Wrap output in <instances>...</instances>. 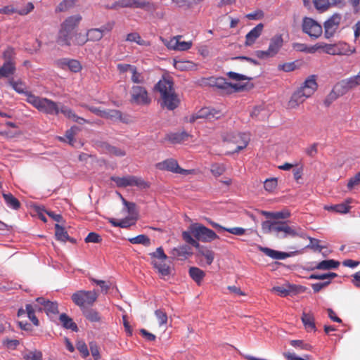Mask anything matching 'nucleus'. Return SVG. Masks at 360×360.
I'll use <instances>...</instances> for the list:
<instances>
[{
  "mask_svg": "<svg viewBox=\"0 0 360 360\" xmlns=\"http://www.w3.org/2000/svg\"><path fill=\"white\" fill-rule=\"evenodd\" d=\"M82 20V17L79 14L66 18L60 24L56 37V43L61 46H70L72 40L76 33L75 30L78 27Z\"/></svg>",
  "mask_w": 360,
  "mask_h": 360,
  "instance_id": "1",
  "label": "nucleus"
},
{
  "mask_svg": "<svg viewBox=\"0 0 360 360\" xmlns=\"http://www.w3.org/2000/svg\"><path fill=\"white\" fill-rule=\"evenodd\" d=\"M262 229L264 233H274L278 238L302 236L301 229L290 226L285 221H265L262 224Z\"/></svg>",
  "mask_w": 360,
  "mask_h": 360,
  "instance_id": "2",
  "label": "nucleus"
},
{
  "mask_svg": "<svg viewBox=\"0 0 360 360\" xmlns=\"http://www.w3.org/2000/svg\"><path fill=\"white\" fill-rule=\"evenodd\" d=\"M173 82L167 79H160L155 86V90L160 92L162 98V106L165 107L169 110L176 109L180 101L177 94L175 93Z\"/></svg>",
  "mask_w": 360,
  "mask_h": 360,
  "instance_id": "3",
  "label": "nucleus"
},
{
  "mask_svg": "<svg viewBox=\"0 0 360 360\" xmlns=\"http://www.w3.org/2000/svg\"><path fill=\"white\" fill-rule=\"evenodd\" d=\"M28 98L26 101L32 105L39 111L47 115H58L59 110L58 109L59 103L49 99L37 96L32 94H27Z\"/></svg>",
  "mask_w": 360,
  "mask_h": 360,
  "instance_id": "4",
  "label": "nucleus"
},
{
  "mask_svg": "<svg viewBox=\"0 0 360 360\" xmlns=\"http://www.w3.org/2000/svg\"><path fill=\"white\" fill-rule=\"evenodd\" d=\"M149 256L151 259L150 264L162 278L169 276L171 268L165 263L167 256L162 247H159L155 252L149 253Z\"/></svg>",
  "mask_w": 360,
  "mask_h": 360,
  "instance_id": "5",
  "label": "nucleus"
},
{
  "mask_svg": "<svg viewBox=\"0 0 360 360\" xmlns=\"http://www.w3.org/2000/svg\"><path fill=\"white\" fill-rule=\"evenodd\" d=\"M188 232L190 233L191 236L193 235L198 242L210 243L219 238V236L214 231L200 223L191 224Z\"/></svg>",
  "mask_w": 360,
  "mask_h": 360,
  "instance_id": "6",
  "label": "nucleus"
},
{
  "mask_svg": "<svg viewBox=\"0 0 360 360\" xmlns=\"http://www.w3.org/2000/svg\"><path fill=\"white\" fill-rule=\"evenodd\" d=\"M97 298L98 294L95 290H78L71 296L72 302L82 311L93 306Z\"/></svg>",
  "mask_w": 360,
  "mask_h": 360,
  "instance_id": "7",
  "label": "nucleus"
},
{
  "mask_svg": "<svg viewBox=\"0 0 360 360\" xmlns=\"http://www.w3.org/2000/svg\"><path fill=\"white\" fill-rule=\"evenodd\" d=\"M318 48L322 49L324 53L333 56L350 55L356 51L354 48L352 49L348 44L342 41L333 44H320Z\"/></svg>",
  "mask_w": 360,
  "mask_h": 360,
  "instance_id": "8",
  "label": "nucleus"
},
{
  "mask_svg": "<svg viewBox=\"0 0 360 360\" xmlns=\"http://www.w3.org/2000/svg\"><path fill=\"white\" fill-rule=\"evenodd\" d=\"M182 238L187 243L191 245L198 250V253L205 257L207 265H210L213 262L214 253L212 250H208L201 246L196 240L191 236L190 233L187 231H184L182 233Z\"/></svg>",
  "mask_w": 360,
  "mask_h": 360,
  "instance_id": "9",
  "label": "nucleus"
},
{
  "mask_svg": "<svg viewBox=\"0 0 360 360\" xmlns=\"http://www.w3.org/2000/svg\"><path fill=\"white\" fill-rule=\"evenodd\" d=\"M302 29L304 33L314 39H318L323 33L322 26L313 18L308 17L303 18Z\"/></svg>",
  "mask_w": 360,
  "mask_h": 360,
  "instance_id": "10",
  "label": "nucleus"
},
{
  "mask_svg": "<svg viewBox=\"0 0 360 360\" xmlns=\"http://www.w3.org/2000/svg\"><path fill=\"white\" fill-rule=\"evenodd\" d=\"M131 102L136 105H147L150 103L151 98L145 87L134 85L131 89Z\"/></svg>",
  "mask_w": 360,
  "mask_h": 360,
  "instance_id": "11",
  "label": "nucleus"
},
{
  "mask_svg": "<svg viewBox=\"0 0 360 360\" xmlns=\"http://www.w3.org/2000/svg\"><path fill=\"white\" fill-rule=\"evenodd\" d=\"M155 167L160 170H166L176 174H188L190 173L188 170L181 168L177 161L173 158L158 162Z\"/></svg>",
  "mask_w": 360,
  "mask_h": 360,
  "instance_id": "12",
  "label": "nucleus"
},
{
  "mask_svg": "<svg viewBox=\"0 0 360 360\" xmlns=\"http://www.w3.org/2000/svg\"><path fill=\"white\" fill-rule=\"evenodd\" d=\"M341 18L340 14H334L324 22V37L326 39H330L334 36L339 28Z\"/></svg>",
  "mask_w": 360,
  "mask_h": 360,
  "instance_id": "13",
  "label": "nucleus"
},
{
  "mask_svg": "<svg viewBox=\"0 0 360 360\" xmlns=\"http://www.w3.org/2000/svg\"><path fill=\"white\" fill-rule=\"evenodd\" d=\"M181 35L175 36L169 40L165 41V45L170 50L184 51L190 49L193 45L192 41H181Z\"/></svg>",
  "mask_w": 360,
  "mask_h": 360,
  "instance_id": "14",
  "label": "nucleus"
},
{
  "mask_svg": "<svg viewBox=\"0 0 360 360\" xmlns=\"http://www.w3.org/2000/svg\"><path fill=\"white\" fill-rule=\"evenodd\" d=\"M338 83L344 93L347 94L349 90L360 86V75L358 73L356 75L342 79Z\"/></svg>",
  "mask_w": 360,
  "mask_h": 360,
  "instance_id": "15",
  "label": "nucleus"
},
{
  "mask_svg": "<svg viewBox=\"0 0 360 360\" xmlns=\"http://www.w3.org/2000/svg\"><path fill=\"white\" fill-rule=\"evenodd\" d=\"M264 25L259 23L253 29H252L246 35L245 45L246 46H250L253 45L256 40L260 37L263 32Z\"/></svg>",
  "mask_w": 360,
  "mask_h": 360,
  "instance_id": "16",
  "label": "nucleus"
},
{
  "mask_svg": "<svg viewBox=\"0 0 360 360\" xmlns=\"http://www.w3.org/2000/svg\"><path fill=\"white\" fill-rule=\"evenodd\" d=\"M224 116V113L219 110L211 108H202L200 110V117H202L209 122H212L219 120Z\"/></svg>",
  "mask_w": 360,
  "mask_h": 360,
  "instance_id": "17",
  "label": "nucleus"
},
{
  "mask_svg": "<svg viewBox=\"0 0 360 360\" xmlns=\"http://www.w3.org/2000/svg\"><path fill=\"white\" fill-rule=\"evenodd\" d=\"M345 94L340 86L337 83L334 85L330 92L326 96L323 101V104L326 107H329L335 101Z\"/></svg>",
  "mask_w": 360,
  "mask_h": 360,
  "instance_id": "18",
  "label": "nucleus"
},
{
  "mask_svg": "<svg viewBox=\"0 0 360 360\" xmlns=\"http://www.w3.org/2000/svg\"><path fill=\"white\" fill-rule=\"evenodd\" d=\"M101 150L103 153L116 157H123L126 155L124 149L110 145L108 143H102L100 145Z\"/></svg>",
  "mask_w": 360,
  "mask_h": 360,
  "instance_id": "19",
  "label": "nucleus"
},
{
  "mask_svg": "<svg viewBox=\"0 0 360 360\" xmlns=\"http://www.w3.org/2000/svg\"><path fill=\"white\" fill-rule=\"evenodd\" d=\"M36 302L44 307L43 309L49 314H56L58 313V303L56 302H51L44 297H40L36 299Z\"/></svg>",
  "mask_w": 360,
  "mask_h": 360,
  "instance_id": "20",
  "label": "nucleus"
},
{
  "mask_svg": "<svg viewBox=\"0 0 360 360\" xmlns=\"http://www.w3.org/2000/svg\"><path fill=\"white\" fill-rule=\"evenodd\" d=\"M309 97L302 90L299 89L292 95L288 103V108H296Z\"/></svg>",
  "mask_w": 360,
  "mask_h": 360,
  "instance_id": "21",
  "label": "nucleus"
},
{
  "mask_svg": "<svg viewBox=\"0 0 360 360\" xmlns=\"http://www.w3.org/2000/svg\"><path fill=\"white\" fill-rule=\"evenodd\" d=\"M352 199L348 198L345 202L340 204L333 205H326L324 209L328 211H332L340 214H346L349 212L351 207L349 204L352 203Z\"/></svg>",
  "mask_w": 360,
  "mask_h": 360,
  "instance_id": "22",
  "label": "nucleus"
},
{
  "mask_svg": "<svg viewBox=\"0 0 360 360\" xmlns=\"http://www.w3.org/2000/svg\"><path fill=\"white\" fill-rule=\"evenodd\" d=\"M233 142L237 145L234 153H238L247 147L250 140V136L245 133H238L233 136Z\"/></svg>",
  "mask_w": 360,
  "mask_h": 360,
  "instance_id": "23",
  "label": "nucleus"
},
{
  "mask_svg": "<svg viewBox=\"0 0 360 360\" xmlns=\"http://www.w3.org/2000/svg\"><path fill=\"white\" fill-rule=\"evenodd\" d=\"M58 109L59 110V113L61 112L65 117L68 119H71L76 122L79 124L89 122L85 119L77 116L72 110L64 105L59 104Z\"/></svg>",
  "mask_w": 360,
  "mask_h": 360,
  "instance_id": "24",
  "label": "nucleus"
},
{
  "mask_svg": "<svg viewBox=\"0 0 360 360\" xmlns=\"http://www.w3.org/2000/svg\"><path fill=\"white\" fill-rule=\"evenodd\" d=\"M317 87L318 84L316 81V77L311 75L305 80L300 89L310 97L316 91Z\"/></svg>",
  "mask_w": 360,
  "mask_h": 360,
  "instance_id": "25",
  "label": "nucleus"
},
{
  "mask_svg": "<svg viewBox=\"0 0 360 360\" xmlns=\"http://www.w3.org/2000/svg\"><path fill=\"white\" fill-rule=\"evenodd\" d=\"M210 224L214 229H216L219 232L224 231H227L233 235L236 236H243L245 233L246 229L242 227H231L226 228L218 223L214 222L212 221H210Z\"/></svg>",
  "mask_w": 360,
  "mask_h": 360,
  "instance_id": "26",
  "label": "nucleus"
},
{
  "mask_svg": "<svg viewBox=\"0 0 360 360\" xmlns=\"http://www.w3.org/2000/svg\"><path fill=\"white\" fill-rule=\"evenodd\" d=\"M259 250L264 252L268 257L275 259H285L291 256L290 253H287L284 252H279L277 250H272L269 248H264L262 246H259Z\"/></svg>",
  "mask_w": 360,
  "mask_h": 360,
  "instance_id": "27",
  "label": "nucleus"
},
{
  "mask_svg": "<svg viewBox=\"0 0 360 360\" xmlns=\"http://www.w3.org/2000/svg\"><path fill=\"white\" fill-rule=\"evenodd\" d=\"M304 328L308 331H316L314 316L311 313L303 312L301 317Z\"/></svg>",
  "mask_w": 360,
  "mask_h": 360,
  "instance_id": "28",
  "label": "nucleus"
},
{
  "mask_svg": "<svg viewBox=\"0 0 360 360\" xmlns=\"http://www.w3.org/2000/svg\"><path fill=\"white\" fill-rule=\"evenodd\" d=\"M55 236L58 240L62 242L70 241L72 243H76V240L70 237L68 232L65 230V229L63 226L56 224L55 225Z\"/></svg>",
  "mask_w": 360,
  "mask_h": 360,
  "instance_id": "29",
  "label": "nucleus"
},
{
  "mask_svg": "<svg viewBox=\"0 0 360 360\" xmlns=\"http://www.w3.org/2000/svg\"><path fill=\"white\" fill-rule=\"evenodd\" d=\"M207 84L212 87H217L221 89L223 93L226 94L228 82L223 77H210L207 79Z\"/></svg>",
  "mask_w": 360,
  "mask_h": 360,
  "instance_id": "30",
  "label": "nucleus"
},
{
  "mask_svg": "<svg viewBox=\"0 0 360 360\" xmlns=\"http://www.w3.org/2000/svg\"><path fill=\"white\" fill-rule=\"evenodd\" d=\"M283 40L281 35L274 36L271 39L269 50L275 56L283 46Z\"/></svg>",
  "mask_w": 360,
  "mask_h": 360,
  "instance_id": "31",
  "label": "nucleus"
},
{
  "mask_svg": "<svg viewBox=\"0 0 360 360\" xmlns=\"http://www.w3.org/2000/svg\"><path fill=\"white\" fill-rule=\"evenodd\" d=\"M8 84L17 93L20 94H25L27 96V98H28L27 94H32L30 91H25V83L20 79L15 81L13 78H11L8 79Z\"/></svg>",
  "mask_w": 360,
  "mask_h": 360,
  "instance_id": "32",
  "label": "nucleus"
},
{
  "mask_svg": "<svg viewBox=\"0 0 360 360\" xmlns=\"http://www.w3.org/2000/svg\"><path fill=\"white\" fill-rule=\"evenodd\" d=\"M88 109L95 115L100 116L103 118L113 117H117L120 115V112L118 110H110L108 111L101 110L96 107H87Z\"/></svg>",
  "mask_w": 360,
  "mask_h": 360,
  "instance_id": "33",
  "label": "nucleus"
},
{
  "mask_svg": "<svg viewBox=\"0 0 360 360\" xmlns=\"http://www.w3.org/2000/svg\"><path fill=\"white\" fill-rule=\"evenodd\" d=\"M59 320L62 323L63 326L66 329H70L72 331L75 332L78 330V327L77 324L66 314H61L60 315Z\"/></svg>",
  "mask_w": 360,
  "mask_h": 360,
  "instance_id": "34",
  "label": "nucleus"
},
{
  "mask_svg": "<svg viewBox=\"0 0 360 360\" xmlns=\"http://www.w3.org/2000/svg\"><path fill=\"white\" fill-rule=\"evenodd\" d=\"M339 265L340 262L333 259L323 260L318 263L313 269L329 270L336 269Z\"/></svg>",
  "mask_w": 360,
  "mask_h": 360,
  "instance_id": "35",
  "label": "nucleus"
},
{
  "mask_svg": "<svg viewBox=\"0 0 360 360\" xmlns=\"http://www.w3.org/2000/svg\"><path fill=\"white\" fill-rule=\"evenodd\" d=\"M15 70V63H4L2 66H0V75L2 77L8 78L14 75Z\"/></svg>",
  "mask_w": 360,
  "mask_h": 360,
  "instance_id": "36",
  "label": "nucleus"
},
{
  "mask_svg": "<svg viewBox=\"0 0 360 360\" xmlns=\"http://www.w3.org/2000/svg\"><path fill=\"white\" fill-rule=\"evenodd\" d=\"M191 278L198 284L200 285L202 281L205 276V273L198 267H191L188 271Z\"/></svg>",
  "mask_w": 360,
  "mask_h": 360,
  "instance_id": "37",
  "label": "nucleus"
},
{
  "mask_svg": "<svg viewBox=\"0 0 360 360\" xmlns=\"http://www.w3.org/2000/svg\"><path fill=\"white\" fill-rule=\"evenodd\" d=\"M191 249L187 245H182L178 248H174L172 250V255L174 257H186L188 255H191Z\"/></svg>",
  "mask_w": 360,
  "mask_h": 360,
  "instance_id": "38",
  "label": "nucleus"
},
{
  "mask_svg": "<svg viewBox=\"0 0 360 360\" xmlns=\"http://www.w3.org/2000/svg\"><path fill=\"white\" fill-rule=\"evenodd\" d=\"M3 198L6 204L13 210H18L20 207V201L11 193H3Z\"/></svg>",
  "mask_w": 360,
  "mask_h": 360,
  "instance_id": "39",
  "label": "nucleus"
},
{
  "mask_svg": "<svg viewBox=\"0 0 360 360\" xmlns=\"http://www.w3.org/2000/svg\"><path fill=\"white\" fill-rule=\"evenodd\" d=\"M39 310L41 311L42 309L41 307L37 308V306L34 307L30 304H26V314H27L28 318L32 322L34 326L39 325V320L35 316V311Z\"/></svg>",
  "mask_w": 360,
  "mask_h": 360,
  "instance_id": "40",
  "label": "nucleus"
},
{
  "mask_svg": "<svg viewBox=\"0 0 360 360\" xmlns=\"http://www.w3.org/2000/svg\"><path fill=\"white\" fill-rule=\"evenodd\" d=\"M82 311L86 319L91 322H98L101 321V316L95 309L86 308Z\"/></svg>",
  "mask_w": 360,
  "mask_h": 360,
  "instance_id": "41",
  "label": "nucleus"
},
{
  "mask_svg": "<svg viewBox=\"0 0 360 360\" xmlns=\"http://www.w3.org/2000/svg\"><path fill=\"white\" fill-rule=\"evenodd\" d=\"M188 134L186 132L173 133L168 134L167 139L172 143H179L187 139Z\"/></svg>",
  "mask_w": 360,
  "mask_h": 360,
  "instance_id": "42",
  "label": "nucleus"
},
{
  "mask_svg": "<svg viewBox=\"0 0 360 360\" xmlns=\"http://www.w3.org/2000/svg\"><path fill=\"white\" fill-rule=\"evenodd\" d=\"M111 180L114 181L118 187L131 186V175L123 177L112 176Z\"/></svg>",
  "mask_w": 360,
  "mask_h": 360,
  "instance_id": "43",
  "label": "nucleus"
},
{
  "mask_svg": "<svg viewBox=\"0 0 360 360\" xmlns=\"http://www.w3.org/2000/svg\"><path fill=\"white\" fill-rule=\"evenodd\" d=\"M131 81L134 84H143L146 82L145 77L142 72L138 71L137 68L134 65L131 70Z\"/></svg>",
  "mask_w": 360,
  "mask_h": 360,
  "instance_id": "44",
  "label": "nucleus"
},
{
  "mask_svg": "<svg viewBox=\"0 0 360 360\" xmlns=\"http://www.w3.org/2000/svg\"><path fill=\"white\" fill-rule=\"evenodd\" d=\"M295 288V285H288L287 287L275 286L272 288V291L276 292L281 297H285L288 295L291 292L294 291Z\"/></svg>",
  "mask_w": 360,
  "mask_h": 360,
  "instance_id": "45",
  "label": "nucleus"
},
{
  "mask_svg": "<svg viewBox=\"0 0 360 360\" xmlns=\"http://www.w3.org/2000/svg\"><path fill=\"white\" fill-rule=\"evenodd\" d=\"M262 214L266 217L274 219H285L290 217V212L288 211H281L276 212L263 211Z\"/></svg>",
  "mask_w": 360,
  "mask_h": 360,
  "instance_id": "46",
  "label": "nucleus"
},
{
  "mask_svg": "<svg viewBox=\"0 0 360 360\" xmlns=\"http://www.w3.org/2000/svg\"><path fill=\"white\" fill-rule=\"evenodd\" d=\"M126 40L130 42H136L141 46H149V42L141 39L140 34L137 32L129 33L127 35Z\"/></svg>",
  "mask_w": 360,
  "mask_h": 360,
  "instance_id": "47",
  "label": "nucleus"
},
{
  "mask_svg": "<svg viewBox=\"0 0 360 360\" xmlns=\"http://www.w3.org/2000/svg\"><path fill=\"white\" fill-rule=\"evenodd\" d=\"M129 241L132 244H141L146 247L150 245V239L144 234L139 235L136 237L129 239Z\"/></svg>",
  "mask_w": 360,
  "mask_h": 360,
  "instance_id": "48",
  "label": "nucleus"
},
{
  "mask_svg": "<svg viewBox=\"0 0 360 360\" xmlns=\"http://www.w3.org/2000/svg\"><path fill=\"white\" fill-rule=\"evenodd\" d=\"M132 8H143L147 11L155 10V6L149 1H141V0H132Z\"/></svg>",
  "mask_w": 360,
  "mask_h": 360,
  "instance_id": "49",
  "label": "nucleus"
},
{
  "mask_svg": "<svg viewBox=\"0 0 360 360\" xmlns=\"http://www.w3.org/2000/svg\"><path fill=\"white\" fill-rule=\"evenodd\" d=\"M131 186H136L140 189H146L150 187V184L141 177L131 175Z\"/></svg>",
  "mask_w": 360,
  "mask_h": 360,
  "instance_id": "50",
  "label": "nucleus"
},
{
  "mask_svg": "<svg viewBox=\"0 0 360 360\" xmlns=\"http://www.w3.org/2000/svg\"><path fill=\"white\" fill-rule=\"evenodd\" d=\"M86 34L90 41H98L103 38L102 33L98 28L89 29Z\"/></svg>",
  "mask_w": 360,
  "mask_h": 360,
  "instance_id": "51",
  "label": "nucleus"
},
{
  "mask_svg": "<svg viewBox=\"0 0 360 360\" xmlns=\"http://www.w3.org/2000/svg\"><path fill=\"white\" fill-rule=\"evenodd\" d=\"M15 51L13 47H7L3 52V58L4 63H15Z\"/></svg>",
  "mask_w": 360,
  "mask_h": 360,
  "instance_id": "52",
  "label": "nucleus"
},
{
  "mask_svg": "<svg viewBox=\"0 0 360 360\" xmlns=\"http://www.w3.org/2000/svg\"><path fill=\"white\" fill-rule=\"evenodd\" d=\"M74 40H72V44L77 45V46H83L87 41H89L87 34L86 35H83L82 33L76 32L73 37Z\"/></svg>",
  "mask_w": 360,
  "mask_h": 360,
  "instance_id": "53",
  "label": "nucleus"
},
{
  "mask_svg": "<svg viewBox=\"0 0 360 360\" xmlns=\"http://www.w3.org/2000/svg\"><path fill=\"white\" fill-rule=\"evenodd\" d=\"M211 172L212 174L217 177L222 175L226 171V167L224 164L220 163H214L211 165Z\"/></svg>",
  "mask_w": 360,
  "mask_h": 360,
  "instance_id": "54",
  "label": "nucleus"
},
{
  "mask_svg": "<svg viewBox=\"0 0 360 360\" xmlns=\"http://www.w3.org/2000/svg\"><path fill=\"white\" fill-rule=\"evenodd\" d=\"M25 360H42L41 352L34 349L23 354Z\"/></svg>",
  "mask_w": 360,
  "mask_h": 360,
  "instance_id": "55",
  "label": "nucleus"
},
{
  "mask_svg": "<svg viewBox=\"0 0 360 360\" xmlns=\"http://www.w3.org/2000/svg\"><path fill=\"white\" fill-rule=\"evenodd\" d=\"M337 276H338L337 274L333 273V272L327 273V274H313L309 276V278L314 279V280L328 279V281H330L332 278H335Z\"/></svg>",
  "mask_w": 360,
  "mask_h": 360,
  "instance_id": "56",
  "label": "nucleus"
},
{
  "mask_svg": "<svg viewBox=\"0 0 360 360\" xmlns=\"http://www.w3.org/2000/svg\"><path fill=\"white\" fill-rule=\"evenodd\" d=\"M290 344L291 346L295 348H299L300 349L304 350H310L311 346L307 343H305L303 340H292L290 341Z\"/></svg>",
  "mask_w": 360,
  "mask_h": 360,
  "instance_id": "57",
  "label": "nucleus"
},
{
  "mask_svg": "<svg viewBox=\"0 0 360 360\" xmlns=\"http://www.w3.org/2000/svg\"><path fill=\"white\" fill-rule=\"evenodd\" d=\"M313 3L315 8L321 11H326L331 4L328 0H313Z\"/></svg>",
  "mask_w": 360,
  "mask_h": 360,
  "instance_id": "58",
  "label": "nucleus"
},
{
  "mask_svg": "<svg viewBox=\"0 0 360 360\" xmlns=\"http://www.w3.org/2000/svg\"><path fill=\"white\" fill-rule=\"evenodd\" d=\"M278 181L276 178L267 179L264 182V187L266 191L272 192L277 186Z\"/></svg>",
  "mask_w": 360,
  "mask_h": 360,
  "instance_id": "59",
  "label": "nucleus"
},
{
  "mask_svg": "<svg viewBox=\"0 0 360 360\" xmlns=\"http://www.w3.org/2000/svg\"><path fill=\"white\" fill-rule=\"evenodd\" d=\"M155 314L158 319V323L160 326L163 325H166L167 323V315L166 312H165L162 309H158L155 311Z\"/></svg>",
  "mask_w": 360,
  "mask_h": 360,
  "instance_id": "60",
  "label": "nucleus"
},
{
  "mask_svg": "<svg viewBox=\"0 0 360 360\" xmlns=\"http://www.w3.org/2000/svg\"><path fill=\"white\" fill-rule=\"evenodd\" d=\"M68 68L73 72H79L82 70V65L77 60L70 59L68 61Z\"/></svg>",
  "mask_w": 360,
  "mask_h": 360,
  "instance_id": "61",
  "label": "nucleus"
},
{
  "mask_svg": "<svg viewBox=\"0 0 360 360\" xmlns=\"http://www.w3.org/2000/svg\"><path fill=\"white\" fill-rule=\"evenodd\" d=\"M3 345L8 349L14 350L20 345V341L18 340H11L5 338L3 342Z\"/></svg>",
  "mask_w": 360,
  "mask_h": 360,
  "instance_id": "62",
  "label": "nucleus"
},
{
  "mask_svg": "<svg viewBox=\"0 0 360 360\" xmlns=\"http://www.w3.org/2000/svg\"><path fill=\"white\" fill-rule=\"evenodd\" d=\"M75 0H63V1H61L58 4V6L56 8V11H60V12L65 11L68 10V8H71L72 6H73L75 4Z\"/></svg>",
  "mask_w": 360,
  "mask_h": 360,
  "instance_id": "63",
  "label": "nucleus"
},
{
  "mask_svg": "<svg viewBox=\"0 0 360 360\" xmlns=\"http://www.w3.org/2000/svg\"><path fill=\"white\" fill-rule=\"evenodd\" d=\"M360 184V172H358L355 176L351 177L347 183V188L349 190L353 189Z\"/></svg>",
  "mask_w": 360,
  "mask_h": 360,
  "instance_id": "64",
  "label": "nucleus"
}]
</instances>
